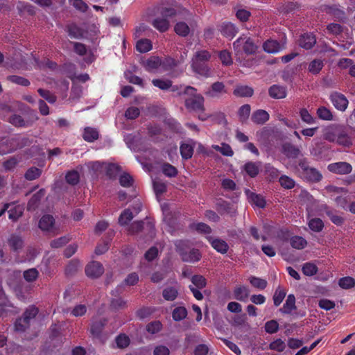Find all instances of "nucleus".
Segmentation results:
<instances>
[{"mask_svg": "<svg viewBox=\"0 0 355 355\" xmlns=\"http://www.w3.org/2000/svg\"><path fill=\"white\" fill-rule=\"evenodd\" d=\"M190 228L195 230L200 234H209L212 232L211 227L202 222L191 224Z\"/></svg>", "mask_w": 355, "mask_h": 355, "instance_id": "obj_46", "label": "nucleus"}, {"mask_svg": "<svg viewBox=\"0 0 355 355\" xmlns=\"http://www.w3.org/2000/svg\"><path fill=\"white\" fill-rule=\"evenodd\" d=\"M210 58H211V54L209 51H207L206 50H201V51H198L196 52L192 60H195V66L198 68V67L197 65L198 61L208 62Z\"/></svg>", "mask_w": 355, "mask_h": 355, "instance_id": "obj_50", "label": "nucleus"}, {"mask_svg": "<svg viewBox=\"0 0 355 355\" xmlns=\"http://www.w3.org/2000/svg\"><path fill=\"white\" fill-rule=\"evenodd\" d=\"M44 189H42L33 195L27 204V209L28 211L35 209V208L38 206L42 198L44 196Z\"/></svg>", "mask_w": 355, "mask_h": 355, "instance_id": "obj_30", "label": "nucleus"}, {"mask_svg": "<svg viewBox=\"0 0 355 355\" xmlns=\"http://www.w3.org/2000/svg\"><path fill=\"white\" fill-rule=\"evenodd\" d=\"M8 243L11 250L14 252H18L24 247L22 238L17 234H12L8 240Z\"/></svg>", "mask_w": 355, "mask_h": 355, "instance_id": "obj_26", "label": "nucleus"}, {"mask_svg": "<svg viewBox=\"0 0 355 355\" xmlns=\"http://www.w3.org/2000/svg\"><path fill=\"white\" fill-rule=\"evenodd\" d=\"M282 153L288 158H297L300 154V150L293 144L286 142L282 146Z\"/></svg>", "mask_w": 355, "mask_h": 355, "instance_id": "obj_19", "label": "nucleus"}, {"mask_svg": "<svg viewBox=\"0 0 355 355\" xmlns=\"http://www.w3.org/2000/svg\"><path fill=\"white\" fill-rule=\"evenodd\" d=\"M258 45L254 40L246 35H242L233 42V49L235 55L239 58L245 54L247 55H254L258 50Z\"/></svg>", "mask_w": 355, "mask_h": 355, "instance_id": "obj_2", "label": "nucleus"}, {"mask_svg": "<svg viewBox=\"0 0 355 355\" xmlns=\"http://www.w3.org/2000/svg\"><path fill=\"white\" fill-rule=\"evenodd\" d=\"M55 220L51 215H44L39 221V227L43 231H49L54 225Z\"/></svg>", "mask_w": 355, "mask_h": 355, "instance_id": "obj_34", "label": "nucleus"}, {"mask_svg": "<svg viewBox=\"0 0 355 355\" xmlns=\"http://www.w3.org/2000/svg\"><path fill=\"white\" fill-rule=\"evenodd\" d=\"M249 282L253 287L259 290H264L268 285V282L266 279L255 276H250L249 277Z\"/></svg>", "mask_w": 355, "mask_h": 355, "instance_id": "obj_45", "label": "nucleus"}, {"mask_svg": "<svg viewBox=\"0 0 355 355\" xmlns=\"http://www.w3.org/2000/svg\"><path fill=\"white\" fill-rule=\"evenodd\" d=\"M282 49L283 46L275 40H267L263 44V49L268 53H277Z\"/></svg>", "mask_w": 355, "mask_h": 355, "instance_id": "obj_22", "label": "nucleus"}, {"mask_svg": "<svg viewBox=\"0 0 355 355\" xmlns=\"http://www.w3.org/2000/svg\"><path fill=\"white\" fill-rule=\"evenodd\" d=\"M180 151L182 159H189L193 154V147L189 144L184 143L180 145Z\"/></svg>", "mask_w": 355, "mask_h": 355, "instance_id": "obj_49", "label": "nucleus"}, {"mask_svg": "<svg viewBox=\"0 0 355 355\" xmlns=\"http://www.w3.org/2000/svg\"><path fill=\"white\" fill-rule=\"evenodd\" d=\"M227 93V89L223 83L215 82L205 91V94L210 98H219Z\"/></svg>", "mask_w": 355, "mask_h": 355, "instance_id": "obj_8", "label": "nucleus"}, {"mask_svg": "<svg viewBox=\"0 0 355 355\" xmlns=\"http://www.w3.org/2000/svg\"><path fill=\"white\" fill-rule=\"evenodd\" d=\"M80 266V261L78 259L71 260L65 268L67 275H72L76 273Z\"/></svg>", "mask_w": 355, "mask_h": 355, "instance_id": "obj_55", "label": "nucleus"}, {"mask_svg": "<svg viewBox=\"0 0 355 355\" xmlns=\"http://www.w3.org/2000/svg\"><path fill=\"white\" fill-rule=\"evenodd\" d=\"M251 107L249 104H245L240 107L238 111V116L241 123H244L248 119Z\"/></svg>", "mask_w": 355, "mask_h": 355, "instance_id": "obj_48", "label": "nucleus"}, {"mask_svg": "<svg viewBox=\"0 0 355 355\" xmlns=\"http://www.w3.org/2000/svg\"><path fill=\"white\" fill-rule=\"evenodd\" d=\"M134 216L130 209H125L123 210L119 217V223L121 225H126L131 221Z\"/></svg>", "mask_w": 355, "mask_h": 355, "instance_id": "obj_51", "label": "nucleus"}, {"mask_svg": "<svg viewBox=\"0 0 355 355\" xmlns=\"http://www.w3.org/2000/svg\"><path fill=\"white\" fill-rule=\"evenodd\" d=\"M279 182L280 185L286 189H291L295 185L294 180L286 175L280 176Z\"/></svg>", "mask_w": 355, "mask_h": 355, "instance_id": "obj_58", "label": "nucleus"}, {"mask_svg": "<svg viewBox=\"0 0 355 355\" xmlns=\"http://www.w3.org/2000/svg\"><path fill=\"white\" fill-rule=\"evenodd\" d=\"M202 258V254L198 249L190 248L181 259L182 261L194 263L199 261Z\"/></svg>", "mask_w": 355, "mask_h": 355, "instance_id": "obj_23", "label": "nucleus"}, {"mask_svg": "<svg viewBox=\"0 0 355 355\" xmlns=\"http://www.w3.org/2000/svg\"><path fill=\"white\" fill-rule=\"evenodd\" d=\"M286 295V292L284 289L279 286L275 291L273 295V302L275 306H279Z\"/></svg>", "mask_w": 355, "mask_h": 355, "instance_id": "obj_52", "label": "nucleus"}, {"mask_svg": "<svg viewBox=\"0 0 355 355\" xmlns=\"http://www.w3.org/2000/svg\"><path fill=\"white\" fill-rule=\"evenodd\" d=\"M153 49V44L149 39H141L137 41L136 49L140 53H146Z\"/></svg>", "mask_w": 355, "mask_h": 355, "instance_id": "obj_37", "label": "nucleus"}, {"mask_svg": "<svg viewBox=\"0 0 355 355\" xmlns=\"http://www.w3.org/2000/svg\"><path fill=\"white\" fill-rule=\"evenodd\" d=\"M115 342L118 348L124 349L128 347L130 340L125 334H121L116 337Z\"/></svg>", "mask_w": 355, "mask_h": 355, "instance_id": "obj_57", "label": "nucleus"}, {"mask_svg": "<svg viewBox=\"0 0 355 355\" xmlns=\"http://www.w3.org/2000/svg\"><path fill=\"white\" fill-rule=\"evenodd\" d=\"M243 170L250 178H255L259 173V166L256 162H248L244 164Z\"/></svg>", "mask_w": 355, "mask_h": 355, "instance_id": "obj_35", "label": "nucleus"}, {"mask_svg": "<svg viewBox=\"0 0 355 355\" xmlns=\"http://www.w3.org/2000/svg\"><path fill=\"white\" fill-rule=\"evenodd\" d=\"M297 309L295 306V297L293 294H289L287 296L283 307L279 309L280 312L284 314H291L293 311Z\"/></svg>", "mask_w": 355, "mask_h": 355, "instance_id": "obj_24", "label": "nucleus"}, {"mask_svg": "<svg viewBox=\"0 0 355 355\" xmlns=\"http://www.w3.org/2000/svg\"><path fill=\"white\" fill-rule=\"evenodd\" d=\"M107 322V320L105 318L94 320L91 324V334L95 338H100Z\"/></svg>", "mask_w": 355, "mask_h": 355, "instance_id": "obj_17", "label": "nucleus"}, {"mask_svg": "<svg viewBox=\"0 0 355 355\" xmlns=\"http://www.w3.org/2000/svg\"><path fill=\"white\" fill-rule=\"evenodd\" d=\"M39 276V272L36 268H30L24 271L23 277L28 282H33Z\"/></svg>", "mask_w": 355, "mask_h": 355, "instance_id": "obj_60", "label": "nucleus"}, {"mask_svg": "<svg viewBox=\"0 0 355 355\" xmlns=\"http://www.w3.org/2000/svg\"><path fill=\"white\" fill-rule=\"evenodd\" d=\"M289 241L291 247L297 250H302L307 245L306 240L300 236H293Z\"/></svg>", "mask_w": 355, "mask_h": 355, "instance_id": "obj_36", "label": "nucleus"}, {"mask_svg": "<svg viewBox=\"0 0 355 355\" xmlns=\"http://www.w3.org/2000/svg\"><path fill=\"white\" fill-rule=\"evenodd\" d=\"M330 100L334 106L340 111H345L348 105V100L345 96L339 92H334L330 95Z\"/></svg>", "mask_w": 355, "mask_h": 355, "instance_id": "obj_10", "label": "nucleus"}, {"mask_svg": "<svg viewBox=\"0 0 355 355\" xmlns=\"http://www.w3.org/2000/svg\"><path fill=\"white\" fill-rule=\"evenodd\" d=\"M65 179L68 184L74 186L79 182L80 175L78 171L73 170L66 174Z\"/></svg>", "mask_w": 355, "mask_h": 355, "instance_id": "obj_64", "label": "nucleus"}, {"mask_svg": "<svg viewBox=\"0 0 355 355\" xmlns=\"http://www.w3.org/2000/svg\"><path fill=\"white\" fill-rule=\"evenodd\" d=\"M250 295V291L245 286H236L234 290V298L241 302H245Z\"/></svg>", "mask_w": 355, "mask_h": 355, "instance_id": "obj_32", "label": "nucleus"}, {"mask_svg": "<svg viewBox=\"0 0 355 355\" xmlns=\"http://www.w3.org/2000/svg\"><path fill=\"white\" fill-rule=\"evenodd\" d=\"M308 225L310 230L315 232H320L324 227L323 221L319 218H313L309 220Z\"/></svg>", "mask_w": 355, "mask_h": 355, "instance_id": "obj_41", "label": "nucleus"}, {"mask_svg": "<svg viewBox=\"0 0 355 355\" xmlns=\"http://www.w3.org/2000/svg\"><path fill=\"white\" fill-rule=\"evenodd\" d=\"M343 125L332 124L324 128L323 132L324 139L329 142H336Z\"/></svg>", "mask_w": 355, "mask_h": 355, "instance_id": "obj_11", "label": "nucleus"}, {"mask_svg": "<svg viewBox=\"0 0 355 355\" xmlns=\"http://www.w3.org/2000/svg\"><path fill=\"white\" fill-rule=\"evenodd\" d=\"M337 144L343 147L349 148L352 146L353 141L352 137L349 135L345 126L342 125L338 139L336 142Z\"/></svg>", "mask_w": 355, "mask_h": 355, "instance_id": "obj_16", "label": "nucleus"}, {"mask_svg": "<svg viewBox=\"0 0 355 355\" xmlns=\"http://www.w3.org/2000/svg\"><path fill=\"white\" fill-rule=\"evenodd\" d=\"M329 171L339 175H347L352 172V165L346 162H338L329 164L327 166Z\"/></svg>", "mask_w": 355, "mask_h": 355, "instance_id": "obj_7", "label": "nucleus"}, {"mask_svg": "<svg viewBox=\"0 0 355 355\" xmlns=\"http://www.w3.org/2000/svg\"><path fill=\"white\" fill-rule=\"evenodd\" d=\"M317 115L319 119L325 121L333 120V114L331 110L326 107L321 106L317 110Z\"/></svg>", "mask_w": 355, "mask_h": 355, "instance_id": "obj_53", "label": "nucleus"}, {"mask_svg": "<svg viewBox=\"0 0 355 355\" xmlns=\"http://www.w3.org/2000/svg\"><path fill=\"white\" fill-rule=\"evenodd\" d=\"M178 295V291L173 286H168L165 288L162 291V296L164 300L167 301L175 300Z\"/></svg>", "mask_w": 355, "mask_h": 355, "instance_id": "obj_42", "label": "nucleus"}, {"mask_svg": "<svg viewBox=\"0 0 355 355\" xmlns=\"http://www.w3.org/2000/svg\"><path fill=\"white\" fill-rule=\"evenodd\" d=\"M38 313V309L35 306H29L23 313V316L16 320L14 324L15 331H25L29 327L31 320L35 318Z\"/></svg>", "mask_w": 355, "mask_h": 355, "instance_id": "obj_4", "label": "nucleus"}, {"mask_svg": "<svg viewBox=\"0 0 355 355\" xmlns=\"http://www.w3.org/2000/svg\"><path fill=\"white\" fill-rule=\"evenodd\" d=\"M205 239L210 243L211 247L218 252L224 254L227 252L229 250V245L227 243L218 238H214L211 236H206Z\"/></svg>", "mask_w": 355, "mask_h": 355, "instance_id": "obj_9", "label": "nucleus"}, {"mask_svg": "<svg viewBox=\"0 0 355 355\" xmlns=\"http://www.w3.org/2000/svg\"><path fill=\"white\" fill-rule=\"evenodd\" d=\"M9 123L17 128H25L30 125L28 121H26L20 115L13 114L9 117Z\"/></svg>", "mask_w": 355, "mask_h": 355, "instance_id": "obj_39", "label": "nucleus"}, {"mask_svg": "<svg viewBox=\"0 0 355 355\" xmlns=\"http://www.w3.org/2000/svg\"><path fill=\"white\" fill-rule=\"evenodd\" d=\"M174 31L178 35L187 37L190 33V28L187 23L180 21L175 25Z\"/></svg>", "mask_w": 355, "mask_h": 355, "instance_id": "obj_40", "label": "nucleus"}, {"mask_svg": "<svg viewBox=\"0 0 355 355\" xmlns=\"http://www.w3.org/2000/svg\"><path fill=\"white\" fill-rule=\"evenodd\" d=\"M324 67L323 61L320 59H314L312 60L308 67V70L312 74H318Z\"/></svg>", "mask_w": 355, "mask_h": 355, "instance_id": "obj_44", "label": "nucleus"}, {"mask_svg": "<svg viewBox=\"0 0 355 355\" xmlns=\"http://www.w3.org/2000/svg\"><path fill=\"white\" fill-rule=\"evenodd\" d=\"M152 25L160 33H164L168 30L170 23L168 19L164 17H156L153 20Z\"/></svg>", "mask_w": 355, "mask_h": 355, "instance_id": "obj_27", "label": "nucleus"}, {"mask_svg": "<svg viewBox=\"0 0 355 355\" xmlns=\"http://www.w3.org/2000/svg\"><path fill=\"white\" fill-rule=\"evenodd\" d=\"M320 210L325 212L326 215L334 225L341 226L344 223L345 219L342 216L336 214V210L330 208L327 205H321Z\"/></svg>", "mask_w": 355, "mask_h": 355, "instance_id": "obj_13", "label": "nucleus"}, {"mask_svg": "<svg viewBox=\"0 0 355 355\" xmlns=\"http://www.w3.org/2000/svg\"><path fill=\"white\" fill-rule=\"evenodd\" d=\"M183 94L187 97L184 98V105L189 112H194L198 114V119L201 121H205L208 116L205 114V98L200 94L197 93V89L191 86H187L184 88Z\"/></svg>", "mask_w": 355, "mask_h": 355, "instance_id": "obj_1", "label": "nucleus"}, {"mask_svg": "<svg viewBox=\"0 0 355 355\" xmlns=\"http://www.w3.org/2000/svg\"><path fill=\"white\" fill-rule=\"evenodd\" d=\"M302 272L306 276H313L318 272V267L314 263H305L302 268Z\"/></svg>", "mask_w": 355, "mask_h": 355, "instance_id": "obj_62", "label": "nucleus"}, {"mask_svg": "<svg viewBox=\"0 0 355 355\" xmlns=\"http://www.w3.org/2000/svg\"><path fill=\"white\" fill-rule=\"evenodd\" d=\"M269 119V114L263 110H257L254 111L251 116L252 121L257 125L264 124Z\"/></svg>", "mask_w": 355, "mask_h": 355, "instance_id": "obj_21", "label": "nucleus"}, {"mask_svg": "<svg viewBox=\"0 0 355 355\" xmlns=\"http://www.w3.org/2000/svg\"><path fill=\"white\" fill-rule=\"evenodd\" d=\"M287 93V87L284 85L274 84L268 88V95L273 99L285 98Z\"/></svg>", "mask_w": 355, "mask_h": 355, "instance_id": "obj_12", "label": "nucleus"}, {"mask_svg": "<svg viewBox=\"0 0 355 355\" xmlns=\"http://www.w3.org/2000/svg\"><path fill=\"white\" fill-rule=\"evenodd\" d=\"M324 10L327 14L340 21H344L346 19L345 12L338 5L327 6Z\"/></svg>", "mask_w": 355, "mask_h": 355, "instance_id": "obj_14", "label": "nucleus"}, {"mask_svg": "<svg viewBox=\"0 0 355 355\" xmlns=\"http://www.w3.org/2000/svg\"><path fill=\"white\" fill-rule=\"evenodd\" d=\"M233 94L239 97H251L254 94V90L251 87L247 85L237 86Z\"/></svg>", "mask_w": 355, "mask_h": 355, "instance_id": "obj_33", "label": "nucleus"}, {"mask_svg": "<svg viewBox=\"0 0 355 355\" xmlns=\"http://www.w3.org/2000/svg\"><path fill=\"white\" fill-rule=\"evenodd\" d=\"M298 171L305 181L317 183L322 179V173L315 168L311 167L307 159H300L298 162Z\"/></svg>", "mask_w": 355, "mask_h": 355, "instance_id": "obj_3", "label": "nucleus"}, {"mask_svg": "<svg viewBox=\"0 0 355 355\" xmlns=\"http://www.w3.org/2000/svg\"><path fill=\"white\" fill-rule=\"evenodd\" d=\"M99 137L98 130L92 127H86L83 133V138L87 142H93Z\"/></svg>", "mask_w": 355, "mask_h": 355, "instance_id": "obj_29", "label": "nucleus"}, {"mask_svg": "<svg viewBox=\"0 0 355 355\" xmlns=\"http://www.w3.org/2000/svg\"><path fill=\"white\" fill-rule=\"evenodd\" d=\"M245 193L248 195L249 202L252 205L259 208H264L266 207V200L261 195L251 192L249 189H247Z\"/></svg>", "mask_w": 355, "mask_h": 355, "instance_id": "obj_20", "label": "nucleus"}, {"mask_svg": "<svg viewBox=\"0 0 355 355\" xmlns=\"http://www.w3.org/2000/svg\"><path fill=\"white\" fill-rule=\"evenodd\" d=\"M66 31L71 38L80 39L83 36V31L75 23H71L66 26Z\"/></svg>", "mask_w": 355, "mask_h": 355, "instance_id": "obj_28", "label": "nucleus"}, {"mask_svg": "<svg viewBox=\"0 0 355 355\" xmlns=\"http://www.w3.org/2000/svg\"><path fill=\"white\" fill-rule=\"evenodd\" d=\"M152 83L155 87L159 88L162 90H168L172 87V81L166 79H153Z\"/></svg>", "mask_w": 355, "mask_h": 355, "instance_id": "obj_56", "label": "nucleus"}, {"mask_svg": "<svg viewBox=\"0 0 355 355\" xmlns=\"http://www.w3.org/2000/svg\"><path fill=\"white\" fill-rule=\"evenodd\" d=\"M127 307V302L121 297L114 298L110 302V308L114 311L123 309Z\"/></svg>", "mask_w": 355, "mask_h": 355, "instance_id": "obj_63", "label": "nucleus"}, {"mask_svg": "<svg viewBox=\"0 0 355 355\" xmlns=\"http://www.w3.org/2000/svg\"><path fill=\"white\" fill-rule=\"evenodd\" d=\"M265 174L270 181L277 179L279 175V171L270 164H266L264 166Z\"/></svg>", "mask_w": 355, "mask_h": 355, "instance_id": "obj_47", "label": "nucleus"}, {"mask_svg": "<svg viewBox=\"0 0 355 355\" xmlns=\"http://www.w3.org/2000/svg\"><path fill=\"white\" fill-rule=\"evenodd\" d=\"M175 250L182 259L191 248L190 241L189 240H176L174 241Z\"/></svg>", "mask_w": 355, "mask_h": 355, "instance_id": "obj_25", "label": "nucleus"}, {"mask_svg": "<svg viewBox=\"0 0 355 355\" xmlns=\"http://www.w3.org/2000/svg\"><path fill=\"white\" fill-rule=\"evenodd\" d=\"M214 208L221 216H228L234 218L237 215L236 207L232 202L220 198L216 200Z\"/></svg>", "mask_w": 355, "mask_h": 355, "instance_id": "obj_5", "label": "nucleus"}, {"mask_svg": "<svg viewBox=\"0 0 355 355\" xmlns=\"http://www.w3.org/2000/svg\"><path fill=\"white\" fill-rule=\"evenodd\" d=\"M220 31L224 37L232 39L239 33V28L231 22L225 21L221 24Z\"/></svg>", "mask_w": 355, "mask_h": 355, "instance_id": "obj_15", "label": "nucleus"}, {"mask_svg": "<svg viewBox=\"0 0 355 355\" xmlns=\"http://www.w3.org/2000/svg\"><path fill=\"white\" fill-rule=\"evenodd\" d=\"M102 263L96 261H90L85 268V275L91 279H98L104 273Z\"/></svg>", "mask_w": 355, "mask_h": 355, "instance_id": "obj_6", "label": "nucleus"}, {"mask_svg": "<svg viewBox=\"0 0 355 355\" xmlns=\"http://www.w3.org/2000/svg\"><path fill=\"white\" fill-rule=\"evenodd\" d=\"M41 174H42L41 169H40L37 167L33 166L27 170V171L26 172V173L24 175V177L28 180H34L38 178L41 175Z\"/></svg>", "mask_w": 355, "mask_h": 355, "instance_id": "obj_61", "label": "nucleus"}, {"mask_svg": "<svg viewBox=\"0 0 355 355\" xmlns=\"http://www.w3.org/2000/svg\"><path fill=\"white\" fill-rule=\"evenodd\" d=\"M161 168L164 175L168 178H175L178 173L177 168L167 162L163 163Z\"/></svg>", "mask_w": 355, "mask_h": 355, "instance_id": "obj_38", "label": "nucleus"}, {"mask_svg": "<svg viewBox=\"0 0 355 355\" xmlns=\"http://www.w3.org/2000/svg\"><path fill=\"white\" fill-rule=\"evenodd\" d=\"M207 62L198 61L197 67L195 66V60H191V68L194 72L202 76H208L209 73V68L207 64Z\"/></svg>", "mask_w": 355, "mask_h": 355, "instance_id": "obj_31", "label": "nucleus"}, {"mask_svg": "<svg viewBox=\"0 0 355 355\" xmlns=\"http://www.w3.org/2000/svg\"><path fill=\"white\" fill-rule=\"evenodd\" d=\"M316 43L315 36L311 33H304L302 35L299 40V44L301 47L305 49H311Z\"/></svg>", "mask_w": 355, "mask_h": 355, "instance_id": "obj_18", "label": "nucleus"}, {"mask_svg": "<svg viewBox=\"0 0 355 355\" xmlns=\"http://www.w3.org/2000/svg\"><path fill=\"white\" fill-rule=\"evenodd\" d=\"M162 329V324L159 320L150 322L146 327V330L150 334H155L159 332Z\"/></svg>", "mask_w": 355, "mask_h": 355, "instance_id": "obj_59", "label": "nucleus"}, {"mask_svg": "<svg viewBox=\"0 0 355 355\" xmlns=\"http://www.w3.org/2000/svg\"><path fill=\"white\" fill-rule=\"evenodd\" d=\"M187 315V310L184 306H178L174 309L172 313L173 319L175 321H180Z\"/></svg>", "mask_w": 355, "mask_h": 355, "instance_id": "obj_54", "label": "nucleus"}, {"mask_svg": "<svg viewBox=\"0 0 355 355\" xmlns=\"http://www.w3.org/2000/svg\"><path fill=\"white\" fill-rule=\"evenodd\" d=\"M6 80L13 84L24 87H28L31 85V82L27 78L17 75L8 76Z\"/></svg>", "mask_w": 355, "mask_h": 355, "instance_id": "obj_43", "label": "nucleus"}]
</instances>
